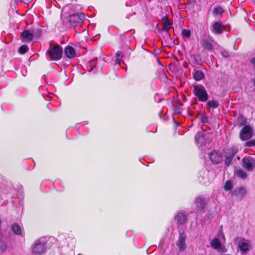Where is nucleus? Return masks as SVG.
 Here are the masks:
<instances>
[{
  "instance_id": "nucleus-1",
  "label": "nucleus",
  "mask_w": 255,
  "mask_h": 255,
  "mask_svg": "<svg viewBox=\"0 0 255 255\" xmlns=\"http://www.w3.org/2000/svg\"><path fill=\"white\" fill-rule=\"evenodd\" d=\"M62 48L59 45L51 46L46 52V55L50 60H58L62 57Z\"/></svg>"
},
{
  "instance_id": "nucleus-2",
  "label": "nucleus",
  "mask_w": 255,
  "mask_h": 255,
  "mask_svg": "<svg viewBox=\"0 0 255 255\" xmlns=\"http://www.w3.org/2000/svg\"><path fill=\"white\" fill-rule=\"evenodd\" d=\"M211 141V138L208 133L205 131L198 132L195 136V142L197 145L200 148Z\"/></svg>"
},
{
  "instance_id": "nucleus-3",
  "label": "nucleus",
  "mask_w": 255,
  "mask_h": 255,
  "mask_svg": "<svg viewBox=\"0 0 255 255\" xmlns=\"http://www.w3.org/2000/svg\"><path fill=\"white\" fill-rule=\"evenodd\" d=\"M225 241V238L222 228L219 229L216 236L211 241V247L215 250H221L222 244Z\"/></svg>"
},
{
  "instance_id": "nucleus-4",
  "label": "nucleus",
  "mask_w": 255,
  "mask_h": 255,
  "mask_svg": "<svg viewBox=\"0 0 255 255\" xmlns=\"http://www.w3.org/2000/svg\"><path fill=\"white\" fill-rule=\"evenodd\" d=\"M254 135V129L250 126L246 125L240 131V138L242 140H248Z\"/></svg>"
},
{
  "instance_id": "nucleus-5",
  "label": "nucleus",
  "mask_w": 255,
  "mask_h": 255,
  "mask_svg": "<svg viewBox=\"0 0 255 255\" xmlns=\"http://www.w3.org/2000/svg\"><path fill=\"white\" fill-rule=\"evenodd\" d=\"M194 94L200 101L205 102L208 99V95L205 88L201 85L194 87Z\"/></svg>"
},
{
  "instance_id": "nucleus-6",
  "label": "nucleus",
  "mask_w": 255,
  "mask_h": 255,
  "mask_svg": "<svg viewBox=\"0 0 255 255\" xmlns=\"http://www.w3.org/2000/svg\"><path fill=\"white\" fill-rule=\"evenodd\" d=\"M46 251L45 244L44 242L36 241L33 245L32 253L35 255H40Z\"/></svg>"
},
{
  "instance_id": "nucleus-7",
  "label": "nucleus",
  "mask_w": 255,
  "mask_h": 255,
  "mask_svg": "<svg viewBox=\"0 0 255 255\" xmlns=\"http://www.w3.org/2000/svg\"><path fill=\"white\" fill-rule=\"evenodd\" d=\"M242 166L248 171H252L255 166V161L250 156H246L242 159Z\"/></svg>"
},
{
  "instance_id": "nucleus-8",
  "label": "nucleus",
  "mask_w": 255,
  "mask_h": 255,
  "mask_svg": "<svg viewBox=\"0 0 255 255\" xmlns=\"http://www.w3.org/2000/svg\"><path fill=\"white\" fill-rule=\"evenodd\" d=\"M238 151V148L233 147L228 149L225 153V164L229 165L231 164L233 157Z\"/></svg>"
},
{
  "instance_id": "nucleus-9",
  "label": "nucleus",
  "mask_w": 255,
  "mask_h": 255,
  "mask_svg": "<svg viewBox=\"0 0 255 255\" xmlns=\"http://www.w3.org/2000/svg\"><path fill=\"white\" fill-rule=\"evenodd\" d=\"M84 18V15L81 14H74L70 15L68 21L72 26H75L76 23H81Z\"/></svg>"
},
{
  "instance_id": "nucleus-10",
  "label": "nucleus",
  "mask_w": 255,
  "mask_h": 255,
  "mask_svg": "<svg viewBox=\"0 0 255 255\" xmlns=\"http://www.w3.org/2000/svg\"><path fill=\"white\" fill-rule=\"evenodd\" d=\"M186 236L184 232L180 233L179 238L176 242V246L178 247L180 252H183L186 249Z\"/></svg>"
},
{
  "instance_id": "nucleus-11",
  "label": "nucleus",
  "mask_w": 255,
  "mask_h": 255,
  "mask_svg": "<svg viewBox=\"0 0 255 255\" xmlns=\"http://www.w3.org/2000/svg\"><path fill=\"white\" fill-rule=\"evenodd\" d=\"M210 159L213 163L218 164L223 160V155L220 151H213L210 154Z\"/></svg>"
},
{
  "instance_id": "nucleus-12",
  "label": "nucleus",
  "mask_w": 255,
  "mask_h": 255,
  "mask_svg": "<svg viewBox=\"0 0 255 255\" xmlns=\"http://www.w3.org/2000/svg\"><path fill=\"white\" fill-rule=\"evenodd\" d=\"M239 247L242 252H246L249 251L251 245L249 241L242 239L239 242Z\"/></svg>"
},
{
  "instance_id": "nucleus-13",
  "label": "nucleus",
  "mask_w": 255,
  "mask_h": 255,
  "mask_svg": "<svg viewBox=\"0 0 255 255\" xmlns=\"http://www.w3.org/2000/svg\"><path fill=\"white\" fill-rule=\"evenodd\" d=\"M64 54L65 56L69 58H73L76 56V52L72 47L67 46L64 50Z\"/></svg>"
},
{
  "instance_id": "nucleus-14",
  "label": "nucleus",
  "mask_w": 255,
  "mask_h": 255,
  "mask_svg": "<svg viewBox=\"0 0 255 255\" xmlns=\"http://www.w3.org/2000/svg\"><path fill=\"white\" fill-rule=\"evenodd\" d=\"M175 220L178 224L182 225L186 222L187 217L184 213L180 212L175 216Z\"/></svg>"
},
{
  "instance_id": "nucleus-15",
  "label": "nucleus",
  "mask_w": 255,
  "mask_h": 255,
  "mask_svg": "<svg viewBox=\"0 0 255 255\" xmlns=\"http://www.w3.org/2000/svg\"><path fill=\"white\" fill-rule=\"evenodd\" d=\"M212 31L215 34H221L223 32V27L222 24L219 22H215L212 26Z\"/></svg>"
},
{
  "instance_id": "nucleus-16",
  "label": "nucleus",
  "mask_w": 255,
  "mask_h": 255,
  "mask_svg": "<svg viewBox=\"0 0 255 255\" xmlns=\"http://www.w3.org/2000/svg\"><path fill=\"white\" fill-rule=\"evenodd\" d=\"M195 203L198 210H202L205 207L206 200L201 197H198L195 200Z\"/></svg>"
},
{
  "instance_id": "nucleus-17",
  "label": "nucleus",
  "mask_w": 255,
  "mask_h": 255,
  "mask_svg": "<svg viewBox=\"0 0 255 255\" xmlns=\"http://www.w3.org/2000/svg\"><path fill=\"white\" fill-rule=\"evenodd\" d=\"M32 34L27 30H25L21 33V39L23 42H29L32 39Z\"/></svg>"
},
{
  "instance_id": "nucleus-18",
  "label": "nucleus",
  "mask_w": 255,
  "mask_h": 255,
  "mask_svg": "<svg viewBox=\"0 0 255 255\" xmlns=\"http://www.w3.org/2000/svg\"><path fill=\"white\" fill-rule=\"evenodd\" d=\"M193 77L195 80L199 81L204 78V74L202 71L198 70L194 73Z\"/></svg>"
},
{
  "instance_id": "nucleus-19",
  "label": "nucleus",
  "mask_w": 255,
  "mask_h": 255,
  "mask_svg": "<svg viewBox=\"0 0 255 255\" xmlns=\"http://www.w3.org/2000/svg\"><path fill=\"white\" fill-rule=\"evenodd\" d=\"M13 232L16 235H22V231L21 227L17 224H13L11 226Z\"/></svg>"
},
{
  "instance_id": "nucleus-20",
  "label": "nucleus",
  "mask_w": 255,
  "mask_h": 255,
  "mask_svg": "<svg viewBox=\"0 0 255 255\" xmlns=\"http://www.w3.org/2000/svg\"><path fill=\"white\" fill-rule=\"evenodd\" d=\"M235 173L236 174V176H237L238 177L242 178V179H245L247 177V174L246 173L243 171V170L242 169H239V170H237L235 172Z\"/></svg>"
},
{
  "instance_id": "nucleus-21",
  "label": "nucleus",
  "mask_w": 255,
  "mask_h": 255,
  "mask_svg": "<svg viewBox=\"0 0 255 255\" xmlns=\"http://www.w3.org/2000/svg\"><path fill=\"white\" fill-rule=\"evenodd\" d=\"M201 44L204 48L207 49L208 50H211L213 49V46L212 44L207 40H202Z\"/></svg>"
},
{
  "instance_id": "nucleus-22",
  "label": "nucleus",
  "mask_w": 255,
  "mask_h": 255,
  "mask_svg": "<svg viewBox=\"0 0 255 255\" xmlns=\"http://www.w3.org/2000/svg\"><path fill=\"white\" fill-rule=\"evenodd\" d=\"M208 107L214 109L217 108L219 106V103L217 101H209L207 103Z\"/></svg>"
},
{
  "instance_id": "nucleus-23",
  "label": "nucleus",
  "mask_w": 255,
  "mask_h": 255,
  "mask_svg": "<svg viewBox=\"0 0 255 255\" xmlns=\"http://www.w3.org/2000/svg\"><path fill=\"white\" fill-rule=\"evenodd\" d=\"M233 187L232 182L230 180H228L225 183L224 188V189L226 191L231 190Z\"/></svg>"
},
{
  "instance_id": "nucleus-24",
  "label": "nucleus",
  "mask_w": 255,
  "mask_h": 255,
  "mask_svg": "<svg viewBox=\"0 0 255 255\" xmlns=\"http://www.w3.org/2000/svg\"><path fill=\"white\" fill-rule=\"evenodd\" d=\"M28 50V47L26 45H22L19 47L18 52L20 54H24Z\"/></svg>"
},
{
  "instance_id": "nucleus-25",
  "label": "nucleus",
  "mask_w": 255,
  "mask_h": 255,
  "mask_svg": "<svg viewBox=\"0 0 255 255\" xmlns=\"http://www.w3.org/2000/svg\"><path fill=\"white\" fill-rule=\"evenodd\" d=\"M171 28V24L169 22L168 20H165L163 22V29L167 31L170 28Z\"/></svg>"
},
{
  "instance_id": "nucleus-26",
  "label": "nucleus",
  "mask_w": 255,
  "mask_h": 255,
  "mask_svg": "<svg viewBox=\"0 0 255 255\" xmlns=\"http://www.w3.org/2000/svg\"><path fill=\"white\" fill-rule=\"evenodd\" d=\"M224 11L223 9L221 6H217L214 9V12L216 15H220Z\"/></svg>"
},
{
  "instance_id": "nucleus-27",
  "label": "nucleus",
  "mask_w": 255,
  "mask_h": 255,
  "mask_svg": "<svg viewBox=\"0 0 255 255\" xmlns=\"http://www.w3.org/2000/svg\"><path fill=\"white\" fill-rule=\"evenodd\" d=\"M182 35L183 37L189 38L191 35V32L189 30L183 29L182 31Z\"/></svg>"
},
{
  "instance_id": "nucleus-28",
  "label": "nucleus",
  "mask_w": 255,
  "mask_h": 255,
  "mask_svg": "<svg viewBox=\"0 0 255 255\" xmlns=\"http://www.w3.org/2000/svg\"><path fill=\"white\" fill-rule=\"evenodd\" d=\"M245 146L252 147L255 146V139H252L247 141L245 144Z\"/></svg>"
},
{
  "instance_id": "nucleus-29",
  "label": "nucleus",
  "mask_w": 255,
  "mask_h": 255,
  "mask_svg": "<svg viewBox=\"0 0 255 255\" xmlns=\"http://www.w3.org/2000/svg\"><path fill=\"white\" fill-rule=\"evenodd\" d=\"M246 190L245 188L241 187L239 189L238 193L242 197L246 194Z\"/></svg>"
},
{
  "instance_id": "nucleus-30",
  "label": "nucleus",
  "mask_w": 255,
  "mask_h": 255,
  "mask_svg": "<svg viewBox=\"0 0 255 255\" xmlns=\"http://www.w3.org/2000/svg\"><path fill=\"white\" fill-rule=\"evenodd\" d=\"M221 54L225 57H228L229 55L228 52L226 51H223Z\"/></svg>"
},
{
  "instance_id": "nucleus-31",
  "label": "nucleus",
  "mask_w": 255,
  "mask_h": 255,
  "mask_svg": "<svg viewBox=\"0 0 255 255\" xmlns=\"http://www.w3.org/2000/svg\"><path fill=\"white\" fill-rule=\"evenodd\" d=\"M122 53L120 51H118L117 53H116V58H121V57H122Z\"/></svg>"
},
{
  "instance_id": "nucleus-32",
  "label": "nucleus",
  "mask_w": 255,
  "mask_h": 255,
  "mask_svg": "<svg viewBox=\"0 0 255 255\" xmlns=\"http://www.w3.org/2000/svg\"><path fill=\"white\" fill-rule=\"evenodd\" d=\"M116 63L119 66H120V64H121V58H117L116 59Z\"/></svg>"
},
{
  "instance_id": "nucleus-33",
  "label": "nucleus",
  "mask_w": 255,
  "mask_h": 255,
  "mask_svg": "<svg viewBox=\"0 0 255 255\" xmlns=\"http://www.w3.org/2000/svg\"><path fill=\"white\" fill-rule=\"evenodd\" d=\"M252 65L255 67V57L252 58L251 60Z\"/></svg>"
},
{
  "instance_id": "nucleus-34",
  "label": "nucleus",
  "mask_w": 255,
  "mask_h": 255,
  "mask_svg": "<svg viewBox=\"0 0 255 255\" xmlns=\"http://www.w3.org/2000/svg\"><path fill=\"white\" fill-rule=\"evenodd\" d=\"M210 41H211L213 42H214V40L213 39V38L212 37H210Z\"/></svg>"
},
{
  "instance_id": "nucleus-35",
  "label": "nucleus",
  "mask_w": 255,
  "mask_h": 255,
  "mask_svg": "<svg viewBox=\"0 0 255 255\" xmlns=\"http://www.w3.org/2000/svg\"><path fill=\"white\" fill-rule=\"evenodd\" d=\"M205 119H204V120H203V122H205Z\"/></svg>"
},
{
  "instance_id": "nucleus-36",
  "label": "nucleus",
  "mask_w": 255,
  "mask_h": 255,
  "mask_svg": "<svg viewBox=\"0 0 255 255\" xmlns=\"http://www.w3.org/2000/svg\"><path fill=\"white\" fill-rule=\"evenodd\" d=\"M205 119H204V120H203V122H205Z\"/></svg>"
}]
</instances>
